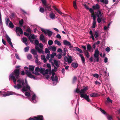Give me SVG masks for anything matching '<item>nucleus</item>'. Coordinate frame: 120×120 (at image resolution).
<instances>
[{
	"instance_id": "nucleus-47",
	"label": "nucleus",
	"mask_w": 120,
	"mask_h": 120,
	"mask_svg": "<svg viewBox=\"0 0 120 120\" xmlns=\"http://www.w3.org/2000/svg\"><path fill=\"white\" fill-rule=\"evenodd\" d=\"M107 100L108 103H112V101L109 98H107Z\"/></svg>"
},
{
	"instance_id": "nucleus-15",
	"label": "nucleus",
	"mask_w": 120,
	"mask_h": 120,
	"mask_svg": "<svg viewBox=\"0 0 120 120\" xmlns=\"http://www.w3.org/2000/svg\"><path fill=\"white\" fill-rule=\"evenodd\" d=\"M89 11L91 13V17H93L96 16L95 14L94 10L92 8H90Z\"/></svg>"
},
{
	"instance_id": "nucleus-53",
	"label": "nucleus",
	"mask_w": 120,
	"mask_h": 120,
	"mask_svg": "<svg viewBox=\"0 0 120 120\" xmlns=\"http://www.w3.org/2000/svg\"><path fill=\"white\" fill-rule=\"evenodd\" d=\"M26 32H28L30 34L31 33V30L29 28H27L26 30Z\"/></svg>"
},
{
	"instance_id": "nucleus-41",
	"label": "nucleus",
	"mask_w": 120,
	"mask_h": 120,
	"mask_svg": "<svg viewBox=\"0 0 120 120\" xmlns=\"http://www.w3.org/2000/svg\"><path fill=\"white\" fill-rule=\"evenodd\" d=\"M53 80H52L53 81H57L58 80V78L57 76H55V77L53 78Z\"/></svg>"
},
{
	"instance_id": "nucleus-43",
	"label": "nucleus",
	"mask_w": 120,
	"mask_h": 120,
	"mask_svg": "<svg viewBox=\"0 0 120 120\" xmlns=\"http://www.w3.org/2000/svg\"><path fill=\"white\" fill-rule=\"evenodd\" d=\"M51 73L52 74V76L51 77V78L52 79V80H53V79L54 77V76L55 74V73L54 72H53V70H52V72Z\"/></svg>"
},
{
	"instance_id": "nucleus-60",
	"label": "nucleus",
	"mask_w": 120,
	"mask_h": 120,
	"mask_svg": "<svg viewBox=\"0 0 120 120\" xmlns=\"http://www.w3.org/2000/svg\"><path fill=\"white\" fill-rule=\"evenodd\" d=\"M57 70V68L55 66H54V69L52 70L53 71H54L55 72Z\"/></svg>"
},
{
	"instance_id": "nucleus-33",
	"label": "nucleus",
	"mask_w": 120,
	"mask_h": 120,
	"mask_svg": "<svg viewBox=\"0 0 120 120\" xmlns=\"http://www.w3.org/2000/svg\"><path fill=\"white\" fill-rule=\"evenodd\" d=\"M92 47L90 45L88 44L87 45V50L88 51H90V50Z\"/></svg>"
},
{
	"instance_id": "nucleus-50",
	"label": "nucleus",
	"mask_w": 120,
	"mask_h": 120,
	"mask_svg": "<svg viewBox=\"0 0 120 120\" xmlns=\"http://www.w3.org/2000/svg\"><path fill=\"white\" fill-rule=\"evenodd\" d=\"M77 80V78L75 76H74V77L73 80V83H74L75 82H76Z\"/></svg>"
},
{
	"instance_id": "nucleus-24",
	"label": "nucleus",
	"mask_w": 120,
	"mask_h": 120,
	"mask_svg": "<svg viewBox=\"0 0 120 120\" xmlns=\"http://www.w3.org/2000/svg\"><path fill=\"white\" fill-rule=\"evenodd\" d=\"M49 16L52 19H54L55 18V15L52 12L49 14Z\"/></svg>"
},
{
	"instance_id": "nucleus-31",
	"label": "nucleus",
	"mask_w": 120,
	"mask_h": 120,
	"mask_svg": "<svg viewBox=\"0 0 120 120\" xmlns=\"http://www.w3.org/2000/svg\"><path fill=\"white\" fill-rule=\"evenodd\" d=\"M73 6L75 9H77V7L75 1H74L73 2Z\"/></svg>"
},
{
	"instance_id": "nucleus-42",
	"label": "nucleus",
	"mask_w": 120,
	"mask_h": 120,
	"mask_svg": "<svg viewBox=\"0 0 120 120\" xmlns=\"http://www.w3.org/2000/svg\"><path fill=\"white\" fill-rule=\"evenodd\" d=\"M96 23V21H93V25L92 26V28H94L95 27V25Z\"/></svg>"
},
{
	"instance_id": "nucleus-39",
	"label": "nucleus",
	"mask_w": 120,
	"mask_h": 120,
	"mask_svg": "<svg viewBox=\"0 0 120 120\" xmlns=\"http://www.w3.org/2000/svg\"><path fill=\"white\" fill-rule=\"evenodd\" d=\"M48 43L49 45H51L53 43V42L52 40H49L48 41Z\"/></svg>"
},
{
	"instance_id": "nucleus-59",
	"label": "nucleus",
	"mask_w": 120,
	"mask_h": 120,
	"mask_svg": "<svg viewBox=\"0 0 120 120\" xmlns=\"http://www.w3.org/2000/svg\"><path fill=\"white\" fill-rule=\"evenodd\" d=\"M110 48L108 47H107L105 49V50L107 52H109L110 51Z\"/></svg>"
},
{
	"instance_id": "nucleus-13",
	"label": "nucleus",
	"mask_w": 120,
	"mask_h": 120,
	"mask_svg": "<svg viewBox=\"0 0 120 120\" xmlns=\"http://www.w3.org/2000/svg\"><path fill=\"white\" fill-rule=\"evenodd\" d=\"M92 8L94 10H97L98 11L100 8V5L98 4H96L95 5L93 6Z\"/></svg>"
},
{
	"instance_id": "nucleus-62",
	"label": "nucleus",
	"mask_w": 120,
	"mask_h": 120,
	"mask_svg": "<svg viewBox=\"0 0 120 120\" xmlns=\"http://www.w3.org/2000/svg\"><path fill=\"white\" fill-rule=\"evenodd\" d=\"M35 43L36 45H38V44L39 42L37 40H36L35 41Z\"/></svg>"
},
{
	"instance_id": "nucleus-7",
	"label": "nucleus",
	"mask_w": 120,
	"mask_h": 120,
	"mask_svg": "<svg viewBox=\"0 0 120 120\" xmlns=\"http://www.w3.org/2000/svg\"><path fill=\"white\" fill-rule=\"evenodd\" d=\"M26 74L28 77L31 78H33L34 79H35L36 78L34 76L32 75L31 73L28 70L26 71Z\"/></svg>"
},
{
	"instance_id": "nucleus-2",
	"label": "nucleus",
	"mask_w": 120,
	"mask_h": 120,
	"mask_svg": "<svg viewBox=\"0 0 120 120\" xmlns=\"http://www.w3.org/2000/svg\"><path fill=\"white\" fill-rule=\"evenodd\" d=\"M88 89V86L82 89L80 91V97L81 98H84L88 102H89L90 101V100L89 98V96L87 95L86 94H84L85 93L86 91Z\"/></svg>"
},
{
	"instance_id": "nucleus-35",
	"label": "nucleus",
	"mask_w": 120,
	"mask_h": 120,
	"mask_svg": "<svg viewBox=\"0 0 120 120\" xmlns=\"http://www.w3.org/2000/svg\"><path fill=\"white\" fill-rule=\"evenodd\" d=\"M24 22V21L23 19H22L20 20L19 22V23L20 26H22Z\"/></svg>"
},
{
	"instance_id": "nucleus-22",
	"label": "nucleus",
	"mask_w": 120,
	"mask_h": 120,
	"mask_svg": "<svg viewBox=\"0 0 120 120\" xmlns=\"http://www.w3.org/2000/svg\"><path fill=\"white\" fill-rule=\"evenodd\" d=\"M76 51L79 52V53H82L83 52L78 47H76L74 48Z\"/></svg>"
},
{
	"instance_id": "nucleus-9",
	"label": "nucleus",
	"mask_w": 120,
	"mask_h": 120,
	"mask_svg": "<svg viewBox=\"0 0 120 120\" xmlns=\"http://www.w3.org/2000/svg\"><path fill=\"white\" fill-rule=\"evenodd\" d=\"M45 8V10L46 11H47V10L51 11L52 9H51V6L49 4H47L44 6Z\"/></svg>"
},
{
	"instance_id": "nucleus-14",
	"label": "nucleus",
	"mask_w": 120,
	"mask_h": 120,
	"mask_svg": "<svg viewBox=\"0 0 120 120\" xmlns=\"http://www.w3.org/2000/svg\"><path fill=\"white\" fill-rule=\"evenodd\" d=\"M77 54L79 55L80 57H81V60L82 61V63H84L85 62V59L84 57L82 55V54H80L79 53H77Z\"/></svg>"
},
{
	"instance_id": "nucleus-11",
	"label": "nucleus",
	"mask_w": 120,
	"mask_h": 120,
	"mask_svg": "<svg viewBox=\"0 0 120 120\" xmlns=\"http://www.w3.org/2000/svg\"><path fill=\"white\" fill-rule=\"evenodd\" d=\"M98 2L100 1L101 3L103 4V5L105 6H106V5L109 3V1L108 0H97Z\"/></svg>"
},
{
	"instance_id": "nucleus-10",
	"label": "nucleus",
	"mask_w": 120,
	"mask_h": 120,
	"mask_svg": "<svg viewBox=\"0 0 120 120\" xmlns=\"http://www.w3.org/2000/svg\"><path fill=\"white\" fill-rule=\"evenodd\" d=\"M15 31L16 33L19 32L21 34H23L22 30L20 27L17 26L16 27Z\"/></svg>"
},
{
	"instance_id": "nucleus-48",
	"label": "nucleus",
	"mask_w": 120,
	"mask_h": 120,
	"mask_svg": "<svg viewBox=\"0 0 120 120\" xmlns=\"http://www.w3.org/2000/svg\"><path fill=\"white\" fill-rule=\"evenodd\" d=\"M27 57L29 59H31L32 57L31 55L30 54H28L27 56Z\"/></svg>"
},
{
	"instance_id": "nucleus-30",
	"label": "nucleus",
	"mask_w": 120,
	"mask_h": 120,
	"mask_svg": "<svg viewBox=\"0 0 120 120\" xmlns=\"http://www.w3.org/2000/svg\"><path fill=\"white\" fill-rule=\"evenodd\" d=\"M107 116L108 120H112V116L108 114L107 115Z\"/></svg>"
},
{
	"instance_id": "nucleus-4",
	"label": "nucleus",
	"mask_w": 120,
	"mask_h": 120,
	"mask_svg": "<svg viewBox=\"0 0 120 120\" xmlns=\"http://www.w3.org/2000/svg\"><path fill=\"white\" fill-rule=\"evenodd\" d=\"M17 82L19 83L17 84V85L14 86V87L16 89H20L22 87V85H23L24 84V80H21L19 79L17 81Z\"/></svg>"
},
{
	"instance_id": "nucleus-52",
	"label": "nucleus",
	"mask_w": 120,
	"mask_h": 120,
	"mask_svg": "<svg viewBox=\"0 0 120 120\" xmlns=\"http://www.w3.org/2000/svg\"><path fill=\"white\" fill-rule=\"evenodd\" d=\"M93 76L95 77L98 78L99 76V75L97 74H95L93 75Z\"/></svg>"
},
{
	"instance_id": "nucleus-63",
	"label": "nucleus",
	"mask_w": 120,
	"mask_h": 120,
	"mask_svg": "<svg viewBox=\"0 0 120 120\" xmlns=\"http://www.w3.org/2000/svg\"><path fill=\"white\" fill-rule=\"evenodd\" d=\"M89 60H90V62H92L93 61V58L91 56L89 59Z\"/></svg>"
},
{
	"instance_id": "nucleus-36",
	"label": "nucleus",
	"mask_w": 120,
	"mask_h": 120,
	"mask_svg": "<svg viewBox=\"0 0 120 120\" xmlns=\"http://www.w3.org/2000/svg\"><path fill=\"white\" fill-rule=\"evenodd\" d=\"M100 110L103 114L105 115L107 114V113L104 110L102 109L101 108H100Z\"/></svg>"
},
{
	"instance_id": "nucleus-25",
	"label": "nucleus",
	"mask_w": 120,
	"mask_h": 120,
	"mask_svg": "<svg viewBox=\"0 0 120 120\" xmlns=\"http://www.w3.org/2000/svg\"><path fill=\"white\" fill-rule=\"evenodd\" d=\"M8 43L13 48V46L12 45V43L11 41V39L8 36Z\"/></svg>"
},
{
	"instance_id": "nucleus-40",
	"label": "nucleus",
	"mask_w": 120,
	"mask_h": 120,
	"mask_svg": "<svg viewBox=\"0 0 120 120\" xmlns=\"http://www.w3.org/2000/svg\"><path fill=\"white\" fill-rule=\"evenodd\" d=\"M29 49V46H27L25 47L24 49V51L25 52H28Z\"/></svg>"
},
{
	"instance_id": "nucleus-29",
	"label": "nucleus",
	"mask_w": 120,
	"mask_h": 120,
	"mask_svg": "<svg viewBox=\"0 0 120 120\" xmlns=\"http://www.w3.org/2000/svg\"><path fill=\"white\" fill-rule=\"evenodd\" d=\"M31 52L34 55H37V52L34 49H32L31 50Z\"/></svg>"
},
{
	"instance_id": "nucleus-1",
	"label": "nucleus",
	"mask_w": 120,
	"mask_h": 120,
	"mask_svg": "<svg viewBox=\"0 0 120 120\" xmlns=\"http://www.w3.org/2000/svg\"><path fill=\"white\" fill-rule=\"evenodd\" d=\"M20 69H15L10 76V77L13 80L14 83L15 84L16 81V79H19Z\"/></svg>"
},
{
	"instance_id": "nucleus-26",
	"label": "nucleus",
	"mask_w": 120,
	"mask_h": 120,
	"mask_svg": "<svg viewBox=\"0 0 120 120\" xmlns=\"http://www.w3.org/2000/svg\"><path fill=\"white\" fill-rule=\"evenodd\" d=\"M8 26L9 27L12 29L14 27L13 24L11 21H10V22L9 23Z\"/></svg>"
},
{
	"instance_id": "nucleus-49",
	"label": "nucleus",
	"mask_w": 120,
	"mask_h": 120,
	"mask_svg": "<svg viewBox=\"0 0 120 120\" xmlns=\"http://www.w3.org/2000/svg\"><path fill=\"white\" fill-rule=\"evenodd\" d=\"M25 95L29 97L30 96V93L28 92H26L25 93Z\"/></svg>"
},
{
	"instance_id": "nucleus-44",
	"label": "nucleus",
	"mask_w": 120,
	"mask_h": 120,
	"mask_svg": "<svg viewBox=\"0 0 120 120\" xmlns=\"http://www.w3.org/2000/svg\"><path fill=\"white\" fill-rule=\"evenodd\" d=\"M94 36L95 38H97L98 36V33L96 31H95L94 32Z\"/></svg>"
},
{
	"instance_id": "nucleus-16",
	"label": "nucleus",
	"mask_w": 120,
	"mask_h": 120,
	"mask_svg": "<svg viewBox=\"0 0 120 120\" xmlns=\"http://www.w3.org/2000/svg\"><path fill=\"white\" fill-rule=\"evenodd\" d=\"M90 96L92 97H94L99 96L100 95L98 93H94L90 94Z\"/></svg>"
},
{
	"instance_id": "nucleus-20",
	"label": "nucleus",
	"mask_w": 120,
	"mask_h": 120,
	"mask_svg": "<svg viewBox=\"0 0 120 120\" xmlns=\"http://www.w3.org/2000/svg\"><path fill=\"white\" fill-rule=\"evenodd\" d=\"M40 40H41L43 42H45V37L42 34H41L40 35Z\"/></svg>"
},
{
	"instance_id": "nucleus-54",
	"label": "nucleus",
	"mask_w": 120,
	"mask_h": 120,
	"mask_svg": "<svg viewBox=\"0 0 120 120\" xmlns=\"http://www.w3.org/2000/svg\"><path fill=\"white\" fill-rule=\"evenodd\" d=\"M49 70L48 69H47L45 70V71L44 72V73L46 74H48V73L49 72Z\"/></svg>"
},
{
	"instance_id": "nucleus-27",
	"label": "nucleus",
	"mask_w": 120,
	"mask_h": 120,
	"mask_svg": "<svg viewBox=\"0 0 120 120\" xmlns=\"http://www.w3.org/2000/svg\"><path fill=\"white\" fill-rule=\"evenodd\" d=\"M54 64L57 67H59L60 66V64H58V61L56 60H54Z\"/></svg>"
},
{
	"instance_id": "nucleus-6",
	"label": "nucleus",
	"mask_w": 120,
	"mask_h": 120,
	"mask_svg": "<svg viewBox=\"0 0 120 120\" xmlns=\"http://www.w3.org/2000/svg\"><path fill=\"white\" fill-rule=\"evenodd\" d=\"M24 84L23 85H22L23 86V88L22 89V91L23 92H26L28 90H29V91H30V86L28 85V84H26V87H25L24 85Z\"/></svg>"
},
{
	"instance_id": "nucleus-64",
	"label": "nucleus",
	"mask_w": 120,
	"mask_h": 120,
	"mask_svg": "<svg viewBox=\"0 0 120 120\" xmlns=\"http://www.w3.org/2000/svg\"><path fill=\"white\" fill-rule=\"evenodd\" d=\"M50 54H47L46 56V58L47 60H49L50 58Z\"/></svg>"
},
{
	"instance_id": "nucleus-58",
	"label": "nucleus",
	"mask_w": 120,
	"mask_h": 120,
	"mask_svg": "<svg viewBox=\"0 0 120 120\" xmlns=\"http://www.w3.org/2000/svg\"><path fill=\"white\" fill-rule=\"evenodd\" d=\"M32 73L36 75H39L40 74V73L37 72H34L33 71L32 72Z\"/></svg>"
},
{
	"instance_id": "nucleus-37",
	"label": "nucleus",
	"mask_w": 120,
	"mask_h": 120,
	"mask_svg": "<svg viewBox=\"0 0 120 120\" xmlns=\"http://www.w3.org/2000/svg\"><path fill=\"white\" fill-rule=\"evenodd\" d=\"M47 30H45L43 28H41V31L43 32L46 35H47Z\"/></svg>"
},
{
	"instance_id": "nucleus-18",
	"label": "nucleus",
	"mask_w": 120,
	"mask_h": 120,
	"mask_svg": "<svg viewBox=\"0 0 120 120\" xmlns=\"http://www.w3.org/2000/svg\"><path fill=\"white\" fill-rule=\"evenodd\" d=\"M70 42L66 40H64L63 41V43L64 45L68 46L70 45Z\"/></svg>"
},
{
	"instance_id": "nucleus-51",
	"label": "nucleus",
	"mask_w": 120,
	"mask_h": 120,
	"mask_svg": "<svg viewBox=\"0 0 120 120\" xmlns=\"http://www.w3.org/2000/svg\"><path fill=\"white\" fill-rule=\"evenodd\" d=\"M41 1L43 4V6L47 4L46 3V1L45 0H41Z\"/></svg>"
},
{
	"instance_id": "nucleus-5",
	"label": "nucleus",
	"mask_w": 120,
	"mask_h": 120,
	"mask_svg": "<svg viewBox=\"0 0 120 120\" xmlns=\"http://www.w3.org/2000/svg\"><path fill=\"white\" fill-rule=\"evenodd\" d=\"M96 15L98 17L97 19L98 22L100 23L101 22L103 18L102 15L100 10H98L97 11Z\"/></svg>"
},
{
	"instance_id": "nucleus-55",
	"label": "nucleus",
	"mask_w": 120,
	"mask_h": 120,
	"mask_svg": "<svg viewBox=\"0 0 120 120\" xmlns=\"http://www.w3.org/2000/svg\"><path fill=\"white\" fill-rule=\"evenodd\" d=\"M56 49V48L55 46L52 47V50L53 51L55 52Z\"/></svg>"
},
{
	"instance_id": "nucleus-3",
	"label": "nucleus",
	"mask_w": 120,
	"mask_h": 120,
	"mask_svg": "<svg viewBox=\"0 0 120 120\" xmlns=\"http://www.w3.org/2000/svg\"><path fill=\"white\" fill-rule=\"evenodd\" d=\"M99 51L98 49H97L95 50V53L94 55V62H98L99 61Z\"/></svg>"
},
{
	"instance_id": "nucleus-28",
	"label": "nucleus",
	"mask_w": 120,
	"mask_h": 120,
	"mask_svg": "<svg viewBox=\"0 0 120 120\" xmlns=\"http://www.w3.org/2000/svg\"><path fill=\"white\" fill-rule=\"evenodd\" d=\"M34 66L30 65L29 66V70L30 71H33L34 69Z\"/></svg>"
},
{
	"instance_id": "nucleus-56",
	"label": "nucleus",
	"mask_w": 120,
	"mask_h": 120,
	"mask_svg": "<svg viewBox=\"0 0 120 120\" xmlns=\"http://www.w3.org/2000/svg\"><path fill=\"white\" fill-rule=\"evenodd\" d=\"M36 98V95L35 94H34L32 96V101H33Z\"/></svg>"
},
{
	"instance_id": "nucleus-23",
	"label": "nucleus",
	"mask_w": 120,
	"mask_h": 120,
	"mask_svg": "<svg viewBox=\"0 0 120 120\" xmlns=\"http://www.w3.org/2000/svg\"><path fill=\"white\" fill-rule=\"evenodd\" d=\"M68 55L69 58H68L67 61L69 63H70L72 61V57L71 56H69Z\"/></svg>"
},
{
	"instance_id": "nucleus-12",
	"label": "nucleus",
	"mask_w": 120,
	"mask_h": 120,
	"mask_svg": "<svg viewBox=\"0 0 120 120\" xmlns=\"http://www.w3.org/2000/svg\"><path fill=\"white\" fill-rule=\"evenodd\" d=\"M34 118L36 119V120H43V117L42 115H39L34 116Z\"/></svg>"
},
{
	"instance_id": "nucleus-46",
	"label": "nucleus",
	"mask_w": 120,
	"mask_h": 120,
	"mask_svg": "<svg viewBox=\"0 0 120 120\" xmlns=\"http://www.w3.org/2000/svg\"><path fill=\"white\" fill-rule=\"evenodd\" d=\"M38 51L39 53H41L42 54H44V51L42 50L41 49H39Z\"/></svg>"
},
{
	"instance_id": "nucleus-8",
	"label": "nucleus",
	"mask_w": 120,
	"mask_h": 120,
	"mask_svg": "<svg viewBox=\"0 0 120 120\" xmlns=\"http://www.w3.org/2000/svg\"><path fill=\"white\" fill-rule=\"evenodd\" d=\"M35 70L36 72H40L41 73L43 74L45 71V69L41 67L40 68L38 67H37L35 68Z\"/></svg>"
},
{
	"instance_id": "nucleus-38",
	"label": "nucleus",
	"mask_w": 120,
	"mask_h": 120,
	"mask_svg": "<svg viewBox=\"0 0 120 120\" xmlns=\"http://www.w3.org/2000/svg\"><path fill=\"white\" fill-rule=\"evenodd\" d=\"M22 40L23 42L25 43L27 42V38L25 37H24L22 38Z\"/></svg>"
},
{
	"instance_id": "nucleus-61",
	"label": "nucleus",
	"mask_w": 120,
	"mask_h": 120,
	"mask_svg": "<svg viewBox=\"0 0 120 120\" xmlns=\"http://www.w3.org/2000/svg\"><path fill=\"white\" fill-rule=\"evenodd\" d=\"M56 37L60 39L61 38V37L60 34H57L56 36Z\"/></svg>"
},
{
	"instance_id": "nucleus-57",
	"label": "nucleus",
	"mask_w": 120,
	"mask_h": 120,
	"mask_svg": "<svg viewBox=\"0 0 120 120\" xmlns=\"http://www.w3.org/2000/svg\"><path fill=\"white\" fill-rule=\"evenodd\" d=\"M30 36L32 39H35V37L34 34H31Z\"/></svg>"
},
{
	"instance_id": "nucleus-32",
	"label": "nucleus",
	"mask_w": 120,
	"mask_h": 120,
	"mask_svg": "<svg viewBox=\"0 0 120 120\" xmlns=\"http://www.w3.org/2000/svg\"><path fill=\"white\" fill-rule=\"evenodd\" d=\"M55 43L56 44L60 46L61 45L60 42L58 41L55 40L54 41Z\"/></svg>"
},
{
	"instance_id": "nucleus-17",
	"label": "nucleus",
	"mask_w": 120,
	"mask_h": 120,
	"mask_svg": "<svg viewBox=\"0 0 120 120\" xmlns=\"http://www.w3.org/2000/svg\"><path fill=\"white\" fill-rule=\"evenodd\" d=\"M78 64L76 63H72L71 64V66L73 67L74 68H76L78 67Z\"/></svg>"
},
{
	"instance_id": "nucleus-34",
	"label": "nucleus",
	"mask_w": 120,
	"mask_h": 120,
	"mask_svg": "<svg viewBox=\"0 0 120 120\" xmlns=\"http://www.w3.org/2000/svg\"><path fill=\"white\" fill-rule=\"evenodd\" d=\"M39 11L41 13H43L44 12L45 10L44 9L41 7L39 10Z\"/></svg>"
},
{
	"instance_id": "nucleus-19",
	"label": "nucleus",
	"mask_w": 120,
	"mask_h": 120,
	"mask_svg": "<svg viewBox=\"0 0 120 120\" xmlns=\"http://www.w3.org/2000/svg\"><path fill=\"white\" fill-rule=\"evenodd\" d=\"M54 9L57 11V12L59 14L62 15V14H64L61 12L60 10L58 9L55 6H53V7Z\"/></svg>"
},
{
	"instance_id": "nucleus-45",
	"label": "nucleus",
	"mask_w": 120,
	"mask_h": 120,
	"mask_svg": "<svg viewBox=\"0 0 120 120\" xmlns=\"http://www.w3.org/2000/svg\"><path fill=\"white\" fill-rule=\"evenodd\" d=\"M45 52L46 53H48L50 52V51L48 49L46 48L45 49Z\"/></svg>"
},
{
	"instance_id": "nucleus-21",
	"label": "nucleus",
	"mask_w": 120,
	"mask_h": 120,
	"mask_svg": "<svg viewBox=\"0 0 120 120\" xmlns=\"http://www.w3.org/2000/svg\"><path fill=\"white\" fill-rule=\"evenodd\" d=\"M53 33L51 31L48 30H47V34L48 35L49 37H51L52 34Z\"/></svg>"
}]
</instances>
